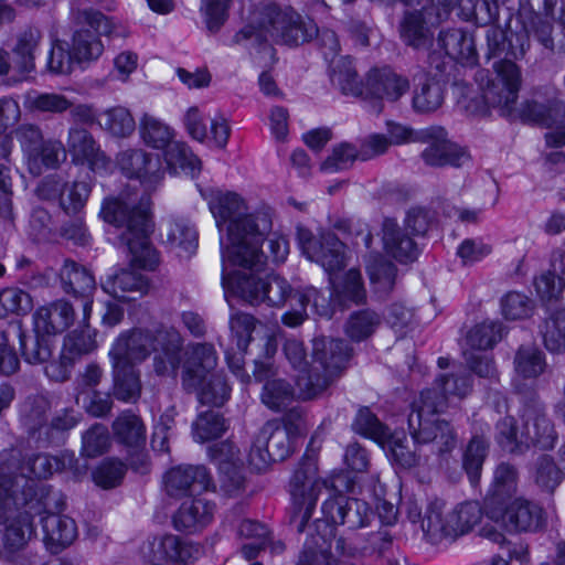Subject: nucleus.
<instances>
[{"mask_svg":"<svg viewBox=\"0 0 565 565\" xmlns=\"http://www.w3.org/2000/svg\"><path fill=\"white\" fill-rule=\"evenodd\" d=\"M383 243L386 253L399 263L414 262L417 258L418 249L414 241L392 220L384 221Z\"/></svg>","mask_w":565,"mask_h":565,"instance_id":"nucleus-32","label":"nucleus"},{"mask_svg":"<svg viewBox=\"0 0 565 565\" xmlns=\"http://www.w3.org/2000/svg\"><path fill=\"white\" fill-rule=\"evenodd\" d=\"M31 296L19 288H6L0 291V318L10 313L25 315L32 309Z\"/></svg>","mask_w":565,"mask_h":565,"instance_id":"nucleus-61","label":"nucleus"},{"mask_svg":"<svg viewBox=\"0 0 565 565\" xmlns=\"http://www.w3.org/2000/svg\"><path fill=\"white\" fill-rule=\"evenodd\" d=\"M102 287L105 292L121 300H128L124 295L125 292H145L148 288L145 278L140 274L127 269H121L117 274L108 277Z\"/></svg>","mask_w":565,"mask_h":565,"instance_id":"nucleus-44","label":"nucleus"},{"mask_svg":"<svg viewBox=\"0 0 565 565\" xmlns=\"http://www.w3.org/2000/svg\"><path fill=\"white\" fill-rule=\"evenodd\" d=\"M559 103L555 98L543 99L542 96H534L521 105L519 114L525 121L551 128L559 119Z\"/></svg>","mask_w":565,"mask_h":565,"instance_id":"nucleus-36","label":"nucleus"},{"mask_svg":"<svg viewBox=\"0 0 565 565\" xmlns=\"http://www.w3.org/2000/svg\"><path fill=\"white\" fill-rule=\"evenodd\" d=\"M515 371L524 379L541 375L546 366L543 353L533 347H521L514 359Z\"/></svg>","mask_w":565,"mask_h":565,"instance_id":"nucleus-55","label":"nucleus"},{"mask_svg":"<svg viewBox=\"0 0 565 565\" xmlns=\"http://www.w3.org/2000/svg\"><path fill=\"white\" fill-rule=\"evenodd\" d=\"M440 22L426 6L420 10L406 12L399 26L404 43L416 50L428 49L431 44L434 29Z\"/></svg>","mask_w":565,"mask_h":565,"instance_id":"nucleus-21","label":"nucleus"},{"mask_svg":"<svg viewBox=\"0 0 565 565\" xmlns=\"http://www.w3.org/2000/svg\"><path fill=\"white\" fill-rule=\"evenodd\" d=\"M408 88V79L397 74L391 67H374L366 74L362 96L365 98L396 102Z\"/></svg>","mask_w":565,"mask_h":565,"instance_id":"nucleus-20","label":"nucleus"},{"mask_svg":"<svg viewBox=\"0 0 565 565\" xmlns=\"http://www.w3.org/2000/svg\"><path fill=\"white\" fill-rule=\"evenodd\" d=\"M211 483V476L204 466H178L164 476V489L170 497L175 498L207 490Z\"/></svg>","mask_w":565,"mask_h":565,"instance_id":"nucleus-23","label":"nucleus"},{"mask_svg":"<svg viewBox=\"0 0 565 565\" xmlns=\"http://www.w3.org/2000/svg\"><path fill=\"white\" fill-rule=\"evenodd\" d=\"M254 377L263 382L262 403L269 409L280 412L294 399V388L284 379L276 376V370L269 363H256Z\"/></svg>","mask_w":565,"mask_h":565,"instance_id":"nucleus-22","label":"nucleus"},{"mask_svg":"<svg viewBox=\"0 0 565 565\" xmlns=\"http://www.w3.org/2000/svg\"><path fill=\"white\" fill-rule=\"evenodd\" d=\"M351 348L341 339L317 338L312 343V363L296 375L299 396L311 399L331 385L347 369Z\"/></svg>","mask_w":565,"mask_h":565,"instance_id":"nucleus-7","label":"nucleus"},{"mask_svg":"<svg viewBox=\"0 0 565 565\" xmlns=\"http://www.w3.org/2000/svg\"><path fill=\"white\" fill-rule=\"evenodd\" d=\"M114 395L124 402H135L141 392L139 374L131 365H113Z\"/></svg>","mask_w":565,"mask_h":565,"instance_id":"nucleus-42","label":"nucleus"},{"mask_svg":"<svg viewBox=\"0 0 565 565\" xmlns=\"http://www.w3.org/2000/svg\"><path fill=\"white\" fill-rule=\"evenodd\" d=\"M552 270L541 274L534 281L535 290L542 300L558 299L565 288V279L557 276L555 260L552 263Z\"/></svg>","mask_w":565,"mask_h":565,"instance_id":"nucleus-64","label":"nucleus"},{"mask_svg":"<svg viewBox=\"0 0 565 565\" xmlns=\"http://www.w3.org/2000/svg\"><path fill=\"white\" fill-rule=\"evenodd\" d=\"M150 198L138 192H122L104 201L100 214L105 222L125 227L120 235L131 255V263L143 269H153L158 255L149 235L152 232Z\"/></svg>","mask_w":565,"mask_h":565,"instance_id":"nucleus-4","label":"nucleus"},{"mask_svg":"<svg viewBox=\"0 0 565 565\" xmlns=\"http://www.w3.org/2000/svg\"><path fill=\"white\" fill-rule=\"evenodd\" d=\"M66 159V149L60 140L47 139L26 160L32 174L39 175L43 168L56 169Z\"/></svg>","mask_w":565,"mask_h":565,"instance_id":"nucleus-38","label":"nucleus"},{"mask_svg":"<svg viewBox=\"0 0 565 565\" xmlns=\"http://www.w3.org/2000/svg\"><path fill=\"white\" fill-rule=\"evenodd\" d=\"M206 200L218 230L226 226L228 243L222 247L223 256L259 262L260 246L273 226L270 210L247 213L245 200L231 191L212 190Z\"/></svg>","mask_w":565,"mask_h":565,"instance_id":"nucleus-2","label":"nucleus"},{"mask_svg":"<svg viewBox=\"0 0 565 565\" xmlns=\"http://www.w3.org/2000/svg\"><path fill=\"white\" fill-rule=\"evenodd\" d=\"M535 483L545 491L553 492L563 480V472L550 456L541 457L535 463Z\"/></svg>","mask_w":565,"mask_h":565,"instance_id":"nucleus-63","label":"nucleus"},{"mask_svg":"<svg viewBox=\"0 0 565 565\" xmlns=\"http://www.w3.org/2000/svg\"><path fill=\"white\" fill-rule=\"evenodd\" d=\"M116 438L130 447H139L145 443L146 428L141 419L131 413L121 414L113 425Z\"/></svg>","mask_w":565,"mask_h":565,"instance_id":"nucleus-46","label":"nucleus"},{"mask_svg":"<svg viewBox=\"0 0 565 565\" xmlns=\"http://www.w3.org/2000/svg\"><path fill=\"white\" fill-rule=\"evenodd\" d=\"M74 321V310L64 300L40 307L33 315V327L38 337L53 335L66 330Z\"/></svg>","mask_w":565,"mask_h":565,"instance_id":"nucleus-25","label":"nucleus"},{"mask_svg":"<svg viewBox=\"0 0 565 565\" xmlns=\"http://www.w3.org/2000/svg\"><path fill=\"white\" fill-rule=\"evenodd\" d=\"M41 40L42 33L34 26H28L18 34L13 49V67L17 68L15 81L23 79L34 70L35 52Z\"/></svg>","mask_w":565,"mask_h":565,"instance_id":"nucleus-30","label":"nucleus"},{"mask_svg":"<svg viewBox=\"0 0 565 565\" xmlns=\"http://www.w3.org/2000/svg\"><path fill=\"white\" fill-rule=\"evenodd\" d=\"M443 510V502L429 503L422 521V529L433 543L444 539L455 540L468 533L482 516L481 508L477 502L461 503L446 514Z\"/></svg>","mask_w":565,"mask_h":565,"instance_id":"nucleus-9","label":"nucleus"},{"mask_svg":"<svg viewBox=\"0 0 565 565\" xmlns=\"http://www.w3.org/2000/svg\"><path fill=\"white\" fill-rule=\"evenodd\" d=\"M226 429V420L214 411L200 413L192 424L193 438L198 443L220 438Z\"/></svg>","mask_w":565,"mask_h":565,"instance_id":"nucleus-47","label":"nucleus"},{"mask_svg":"<svg viewBox=\"0 0 565 565\" xmlns=\"http://www.w3.org/2000/svg\"><path fill=\"white\" fill-rule=\"evenodd\" d=\"M24 106L32 111L62 114L72 107V102L61 94L32 90L25 95Z\"/></svg>","mask_w":565,"mask_h":565,"instance_id":"nucleus-50","label":"nucleus"},{"mask_svg":"<svg viewBox=\"0 0 565 565\" xmlns=\"http://www.w3.org/2000/svg\"><path fill=\"white\" fill-rule=\"evenodd\" d=\"M335 271H327L335 299L342 305L362 302L366 292L360 270L352 268L341 277Z\"/></svg>","mask_w":565,"mask_h":565,"instance_id":"nucleus-34","label":"nucleus"},{"mask_svg":"<svg viewBox=\"0 0 565 565\" xmlns=\"http://www.w3.org/2000/svg\"><path fill=\"white\" fill-rule=\"evenodd\" d=\"M60 278L64 291L76 297L88 298L96 289L94 276L73 260H65Z\"/></svg>","mask_w":565,"mask_h":565,"instance_id":"nucleus-33","label":"nucleus"},{"mask_svg":"<svg viewBox=\"0 0 565 565\" xmlns=\"http://www.w3.org/2000/svg\"><path fill=\"white\" fill-rule=\"evenodd\" d=\"M523 420L521 441L525 443V448H529L531 445L539 446L542 449L554 447L557 434L554 425L542 409L527 407L524 411Z\"/></svg>","mask_w":565,"mask_h":565,"instance_id":"nucleus-26","label":"nucleus"},{"mask_svg":"<svg viewBox=\"0 0 565 565\" xmlns=\"http://www.w3.org/2000/svg\"><path fill=\"white\" fill-rule=\"evenodd\" d=\"M347 497L342 493H335L327 499L322 504L323 518L317 521V533L311 534L309 537L320 536L324 537L332 547V542L335 539V525H341L345 512Z\"/></svg>","mask_w":565,"mask_h":565,"instance_id":"nucleus-35","label":"nucleus"},{"mask_svg":"<svg viewBox=\"0 0 565 565\" xmlns=\"http://www.w3.org/2000/svg\"><path fill=\"white\" fill-rule=\"evenodd\" d=\"M262 288L263 292H260V303L267 302L273 307L284 306L286 300L292 295L290 284L278 275L268 276Z\"/></svg>","mask_w":565,"mask_h":565,"instance_id":"nucleus-62","label":"nucleus"},{"mask_svg":"<svg viewBox=\"0 0 565 565\" xmlns=\"http://www.w3.org/2000/svg\"><path fill=\"white\" fill-rule=\"evenodd\" d=\"M518 473L513 466L500 463L493 477L492 486L486 499V511L491 507L503 505L516 491Z\"/></svg>","mask_w":565,"mask_h":565,"instance_id":"nucleus-37","label":"nucleus"},{"mask_svg":"<svg viewBox=\"0 0 565 565\" xmlns=\"http://www.w3.org/2000/svg\"><path fill=\"white\" fill-rule=\"evenodd\" d=\"M266 256L260 248L259 262H239L234 257H224L223 273H222V285L225 295H233L249 305L260 303V292H263L262 286H264L265 279L260 277V271L265 265Z\"/></svg>","mask_w":565,"mask_h":565,"instance_id":"nucleus-10","label":"nucleus"},{"mask_svg":"<svg viewBox=\"0 0 565 565\" xmlns=\"http://www.w3.org/2000/svg\"><path fill=\"white\" fill-rule=\"evenodd\" d=\"M164 159L168 167L173 171L179 170L194 175L200 171V160L190 148L182 141H172L164 151Z\"/></svg>","mask_w":565,"mask_h":565,"instance_id":"nucleus-48","label":"nucleus"},{"mask_svg":"<svg viewBox=\"0 0 565 565\" xmlns=\"http://www.w3.org/2000/svg\"><path fill=\"white\" fill-rule=\"evenodd\" d=\"M425 139L420 142L427 143L420 157L429 167H461L469 162V153L447 138V131L443 127H429L425 129Z\"/></svg>","mask_w":565,"mask_h":565,"instance_id":"nucleus-17","label":"nucleus"},{"mask_svg":"<svg viewBox=\"0 0 565 565\" xmlns=\"http://www.w3.org/2000/svg\"><path fill=\"white\" fill-rule=\"evenodd\" d=\"M330 544L324 537H309L299 555L297 565H331Z\"/></svg>","mask_w":565,"mask_h":565,"instance_id":"nucleus-59","label":"nucleus"},{"mask_svg":"<svg viewBox=\"0 0 565 565\" xmlns=\"http://www.w3.org/2000/svg\"><path fill=\"white\" fill-rule=\"evenodd\" d=\"M215 504L204 498L184 501L173 516L178 531L196 532L207 526L214 518Z\"/></svg>","mask_w":565,"mask_h":565,"instance_id":"nucleus-27","label":"nucleus"},{"mask_svg":"<svg viewBox=\"0 0 565 565\" xmlns=\"http://www.w3.org/2000/svg\"><path fill=\"white\" fill-rule=\"evenodd\" d=\"M381 446L390 451L392 459L399 467L411 469L418 465L419 457L408 448L404 433H390L385 444Z\"/></svg>","mask_w":565,"mask_h":565,"instance_id":"nucleus-58","label":"nucleus"},{"mask_svg":"<svg viewBox=\"0 0 565 565\" xmlns=\"http://www.w3.org/2000/svg\"><path fill=\"white\" fill-rule=\"evenodd\" d=\"M182 339L174 329L158 330L156 334L145 330L121 333L113 344L109 356L113 365H131L145 361L152 351L158 374H174L180 365Z\"/></svg>","mask_w":565,"mask_h":565,"instance_id":"nucleus-6","label":"nucleus"},{"mask_svg":"<svg viewBox=\"0 0 565 565\" xmlns=\"http://www.w3.org/2000/svg\"><path fill=\"white\" fill-rule=\"evenodd\" d=\"M66 143L73 162L87 164L95 172H106L109 169L110 159L86 129L76 126L71 127Z\"/></svg>","mask_w":565,"mask_h":565,"instance_id":"nucleus-19","label":"nucleus"},{"mask_svg":"<svg viewBox=\"0 0 565 565\" xmlns=\"http://www.w3.org/2000/svg\"><path fill=\"white\" fill-rule=\"evenodd\" d=\"M75 20L77 29L72 38V56L77 63L98 60L104 52L99 36L114 33L113 22L102 12L92 9L78 11Z\"/></svg>","mask_w":565,"mask_h":565,"instance_id":"nucleus-12","label":"nucleus"},{"mask_svg":"<svg viewBox=\"0 0 565 565\" xmlns=\"http://www.w3.org/2000/svg\"><path fill=\"white\" fill-rule=\"evenodd\" d=\"M443 90L438 83L425 79L414 90L413 108L417 113H431L443 103Z\"/></svg>","mask_w":565,"mask_h":565,"instance_id":"nucleus-56","label":"nucleus"},{"mask_svg":"<svg viewBox=\"0 0 565 565\" xmlns=\"http://www.w3.org/2000/svg\"><path fill=\"white\" fill-rule=\"evenodd\" d=\"M292 298L297 300L299 308L292 309L282 316L284 324L295 328L300 326L307 318L306 308L311 306L315 313L321 317H331L332 308L330 298L320 294L315 287H306L297 290Z\"/></svg>","mask_w":565,"mask_h":565,"instance_id":"nucleus-28","label":"nucleus"},{"mask_svg":"<svg viewBox=\"0 0 565 565\" xmlns=\"http://www.w3.org/2000/svg\"><path fill=\"white\" fill-rule=\"evenodd\" d=\"M99 126L114 137L130 136L136 128L130 110L122 106L108 108L98 115Z\"/></svg>","mask_w":565,"mask_h":565,"instance_id":"nucleus-39","label":"nucleus"},{"mask_svg":"<svg viewBox=\"0 0 565 565\" xmlns=\"http://www.w3.org/2000/svg\"><path fill=\"white\" fill-rule=\"evenodd\" d=\"M217 364V354L212 344L198 343L186 351L183 364L182 384L188 391L198 393L200 403L220 407L231 395V387L222 374L212 375L205 382L207 374Z\"/></svg>","mask_w":565,"mask_h":565,"instance_id":"nucleus-8","label":"nucleus"},{"mask_svg":"<svg viewBox=\"0 0 565 565\" xmlns=\"http://www.w3.org/2000/svg\"><path fill=\"white\" fill-rule=\"evenodd\" d=\"M139 129L142 140L152 148L166 149L173 141V130L153 115L143 114Z\"/></svg>","mask_w":565,"mask_h":565,"instance_id":"nucleus-43","label":"nucleus"},{"mask_svg":"<svg viewBox=\"0 0 565 565\" xmlns=\"http://www.w3.org/2000/svg\"><path fill=\"white\" fill-rule=\"evenodd\" d=\"M488 516L509 531H536L543 524L542 509L532 502L516 499L509 505L491 507Z\"/></svg>","mask_w":565,"mask_h":565,"instance_id":"nucleus-18","label":"nucleus"},{"mask_svg":"<svg viewBox=\"0 0 565 565\" xmlns=\"http://www.w3.org/2000/svg\"><path fill=\"white\" fill-rule=\"evenodd\" d=\"M318 35L313 20L295 10L280 9L274 3H260L249 11L246 24L235 34L234 42L262 43L273 40L287 45H299Z\"/></svg>","mask_w":565,"mask_h":565,"instance_id":"nucleus-5","label":"nucleus"},{"mask_svg":"<svg viewBox=\"0 0 565 565\" xmlns=\"http://www.w3.org/2000/svg\"><path fill=\"white\" fill-rule=\"evenodd\" d=\"M436 390L422 392L418 399L412 405L408 415V428L414 443L418 445L431 443L438 452H446L456 445L455 434L447 422L439 420L436 415L447 406V396L462 398L471 390L470 377L446 376L436 380Z\"/></svg>","mask_w":565,"mask_h":565,"instance_id":"nucleus-3","label":"nucleus"},{"mask_svg":"<svg viewBox=\"0 0 565 565\" xmlns=\"http://www.w3.org/2000/svg\"><path fill=\"white\" fill-rule=\"evenodd\" d=\"M297 238L308 259L320 264L326 271L340 270L345 266V246L334 234H326L317 241L310 231L298 227Z\"/></svg>","mask_w":565,"mask_h":565,"instance_id":"nucleus-15","label":"nucleus"},{"mask_svg":"<svg viewBox=\"0 0 565 565\" xmlns=\"http://www.w3.org/2000/svg\"><path fill=\"white\" fill-rule=\"evenodd\" d=\"M44 544L51 553H58L77 537L75 521L67 516L50 513L42 519Z\"/></svg>","mask_w":565,"mask_h":565,"instance_id":"nucleus-29","label":"nucleus"},{"mask_svg":"<svg viewBox=\"0 0 565 565\" xmlns=\"http://www.w3.org/2000/svg\"><path fill=\"white\" fill-rule=\"evenodd\" d=\"M557 0H543L545 15L522 8L519 21L522 25L520 32L507 34L498 26L491 25L486 33L488 58L498 57L493 64L494 77L488 78L484 71L478 72L477 79L483 92L486 103L499 108L503 114L510 115L515 109L518 93L521 86V73L512 60L523 57L530 49V39L535 40L548 52L554 51L553 23Z\"/></svg>","mask_w":565,"mask_h":565,"instance_id":"nucleus-1","label":"nucleus"},{"mask_svg":"<svg viewBox=\"0 0 565 565\" xmlns=\"http://www.w3.org/2000/svg\"><path fill=\"white\" fill-rule=\"evenodd\" d=\"M152 551L158 559L188 562L193 557V552H198V548L192 544L183 543L175 535L166 534L153 541Z\"/></svg>","mask_w":565,"mask_h":565,"instance_id":"nucleus-45","label":"nucleus"},{"mask_svg":"<svg viewBox=\"0 0 565 565\" xmlns=\"http://www.w3.org/2000/svg\"><path fill=\"white\" fill-rule=\"evenodd\" d=\"M366 271L374 291L381 297L386 296L393 289L396 279V268L381 255H371L369 257Z\"/></svg>","mask_w":565,"mask_h":565,"instance_id":"nucleus-40","label":"nucleus"},{"mask_svg":"<svg viewBox=\"0 0 565 565\" xmlns=\"http://www.w3.org/2000/svg\"><path fill=\"white\" fill-rule=\"evenodd\" d=\"M209 456L222 476V487L232 493L242 488L244 477L242 475V461L238 449L230 441L215 444L209 448Z\"/></svg>","mask_w":565,"mask_h":565,"instance_id":"nucleus-24","label":"nucleus"},{"mask_svg":"<svg viewBox=\"0 0 565 565\" xmlns=\"http://www.w3.org/2000/svg\"><path fill=\"white\" fill-rule=\"evenodd\" d=\"M117 166L130 179H137L146 190L156 189L164 177L160 159L142 149L130 148L117 156Z\"/></svg>","mask_w":565,"mask_h":565,"instance_id":"nucleus-16","label":"nucleus"},{"mask_svg":"<svg viewBox=\"0 0 565 565\" xmlns=\"http://www.w3.org/2000/svg\"><path fill=\"white\" fill-rule=\"evenodd\" d=\"M331 81L345 95L362 96L364 82L358 79V74L350 57H341L332 68Z\"/></svg>","mask_w":565,"mask_h":565,"instance_id":"nucleus-49","label":"nucleus"},{"mask_svg":"<svg viewBox=\"0 0 565 565\" xmlns=\"http://www.w3.org/2000/svg\"><path fill=\"white\" fill-rule=\"evenodd\" d=\"M0 526L3 546L10 552L23 548L34 534L32 515L18 508L9 488L1 487Z\"/></svg>","mask_w":565,"mask_h":565,"instance_id":"nucleus-13","label":"nucleus"},{"mask_svg":"<svg viewBox=\"0 0 565 565\" xmlns=\"http://www.w3.org/2000/svg\"><path fill=\"white\" fill-rule=\"evenodd\" d=\"M487 454V441L479 436L472 437L463 455V468L472 486H477L480 480L481 469Z\"/></svg>","mask_w":565,"mask_h":565,"instance_id":"nucleus-53","label":"nucleus"},{"mask_svg":"<svg viewBox=\"0 0 565 565\" xmlns=\"http://www.w3.org/2000/svg\"><path fill=\"white\" fill-rule=\"evenodd\" d=\"M166 236L171 248L186 254H193L198 247L196 231L184 220L170 222Z\"/></svg>","mask_w":565,"mask_h":565,"instance_id":"nucleus-51","label":"nucleus"},{"mask_svg":"<svg viewBox=\"0 0 565 565\" xmlns=\"http://www.w3.org/2000/svg\"><path fill=\"white\" fill-rule=\"evenodd\" d=\"M544 344L551 352L565 350V309L553 312L542 327Z\"/></svg>","mask_w":565,"mask_h":565,"instance_id":"nucleus-54","label":"nucleus"},{"mask_svg":"<svg viewBox=\"0 0 565 565\" xmlns=\"http://www.w3.org/2000/svg\"><path fill=\"white\" fill-rule=\"evenodd\" d=\"M380 323L379 316L370 310H362L350 316L345 324V333L354 341L370 337Z\"/></svg>","mask_w":565,"mask_h":565,"instance_id":"nucleus-60","label":"nucleus"},{"mask_svg":"<svg viewBox=\"0 0 565 565\" xmlns=\"http://www.w3.org/2000/svg\"><path fill=\"white\" fill-rule=\"evenodd\" d=\"M502 337V328L493 321L473 327L467 334L466 344L470 352L491 349Z\"/></svg>","mask_w":565,"mask_h":565,"instance_id":"nucleus-52","label":"nucleus"},{"mask_svg":"<svg viewBox=\"0 0 565 565\" xmlns=\"http://www.w3.org/2000/svg\"><path fill=\"white\" fill-rule=\"evenodd\" d=\"M288 429L274 423H266L259 430V443H267L270 455L275 461L286 459L291 452V437Z\"/></svg>","mask_w":565,"mask_h":565,"instance_id":"nucleus-41","label":"nucleus"},{"mask_svg":"<svg viewBox=\"0 0 565 565\" xmlns=\"http://www.w3.org/2000/svg\"><path fill=\"white\" fill-rule=\"evenodd\" d=\"M438 45L445 51L446 55L463 65H475L477 62L473 39L460 29L440 32Z\"/></svg>","mask_w":565,"mask_h":565,"instance_id":"nucleus-31","label":"nucleus"},{"mask_svg":"<svg viewBox=\"0 0 565 565\" xmlns=\"http://www.w3.org/2000/svg\"><path fill=\"white\" fill-rule=\"evenodd\" d=\"M326 482L318 477L317 460L306 456L295 471L290 481V494L294 504L291 522L297 531L302 532L315 510L318 494Z\"/></svg>","mask_w":565,"mask_h":565,"instance_id":"nucleus-11","label":"nucleus"},{"mask_svg":"<svg viewBox=\"0 0 565 565\" xmlns=\"http://www.w3.org/2000/svg\"><path fill=\"white\" fill-rule=\"evenodd\" d=\"M60 460L47 454H36L29 457L28 461L20 465L19 452L14 449L0 454V487L9 488L13 492V486L18 472L25 478L46 479L60 469Z\"/></svg>","mask_w":565,"mask_h":565,"instance_id":"nucleus-14","label":"nucleus"},{"mask_svg":"<svg viewBox=\"0 0 565 565\" xmlns=\"http://www.w3.org/2000/svg\"><path fill=\"white\" fill-rule=\"evenodd\" d=\"M352 427L355 433L373 439L379 445H384L390 434L387 427L366 407L358 412Z\"/></svg>","mask_w":565,"mask_h":565,"instance_id":"nucleus-57","label":"nucleus"}]
</instances>
